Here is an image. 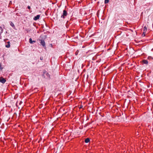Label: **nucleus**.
I'll return each instance as SVG.
<instances>
[{"label": "nucleus", "instance_id": "f257e3e1", "mask_svg": "<svg viewBox=\"0 0 153 153\" xmlns=\"http://www.w3.org/2000/svg\"><path fill=\"white\" fill-rule=\"evenodd\" d=\"M42 76L44 78L47 79L50 78V75L47 72L45 71L44 72L43 74L42 75Z\"/></svg>", "mask_w": 153, "mask_h": 153}, {"label": "nucleus", "instance_id": "f03ea898", "mask_svg": "<svg viewBox=\"0 0 153 153\" xmlns=\"http://www.w3.org/2000/svg\"><path fill=\"white\" fill-rule=\"evenodd\" d=\"M67 11L65 10H63V13L61 16V18L64 19L65 18V17L67 15Z\"/></svg>", "mask_w": 153, "mask_h": 153}, {"label": "nucleus", "instance_id": "7ed1b4c3", "mask_svg": "<svg viewBox=\"0 0 153 153\" xmlns=\"http://www.w3.org/2000/svg\"><path fill=\"white\" fill-rule=\"evenodd\" d=\"M6 82V80L2 77H0V82L4 84Z\"/></svg>", "mask_w": 153, "mask_h": 153}, {"label": "nucleus", "instance_id": "20e7f679", "mask_svg": "<svg viewBox=\"0 0 153 153\" xmlns=\"http://www.w3.org/2000/svg\"><path fill=\"white\" fill-rule=\"evenodd\" d=\"M40 43L43 46V47H45V44L44 40H41Z\"/></svg>", "mask_w": 153, "mask_h": 153}, {"label": "nucleus", "instance_id": "39448f33", "mask_svg": "<svg viewBox=\"0 0 153 153\" xmlns=\"http://www.w3.org/2000/svg\"><path fill=\"white\" fill-rule=\"evenodd\" d=\"M40 15H37L36 16H35L33 18V20L36 21L40 17Z\"/></svg>", "mask_w": 153, "mask_h": 153}, {"label": "nucleus", "instance_id": "423d86ee", "mask_svg": "<svg viewBox=\"0 0 153 153\" xmlns=\"http://www.w3.org/2000/svg\"><path fill=\"white\" fill-rule=\"evenodd\" d=\"M29 42L30 44H33V43L36 42V41L35 40L32 41L31 38H30L29 39Z\"/></svg>", "mask_w": 153, "mask_h": 153}, {"label": "nucleus", "instance_id": "0eeeda50", "mask_svg": "<svg viewBox=\"0 0 153 153\" xmlns=\"http://www.w3.org/2000/svg\"><path fill=\"white\" fill-rule=\"evenodd\" d=\"M142 62L144 64H147L148 63V62L147 60L143 59L142 60Z\"/></svg>", "mask_w": 153, "mask_h": 153}, {"label": "nucleus", "instance_id": "6e6552de", "mask_svg": "<svg viewBox=\"0 0 153 153\" xmlns=\"http://www.w3.org/2000/svg\"><path fill=\"white\" fill-rule=\"evenodd\" d=\"M10 25L14 28H15V27L14 24L12 22H10Z\"/></svg>", "mask_w": 153, "mask_h": 153}, {"label": "nucleus", "instance_id": "1a4fd4ad", "mask_svg": "<svg viewBox=\"0 0 153 153\" xmlns=\"http://www.w3.org/2000/svg\"><path fill=\"white\" fill-rule=\"evenodd\" d=\"M90 141V139L88 138H86L85 140V142L86 143H88Z\"/></svg>", "mask_w": 153, "mask_h": 153}, {"label": "nucleus", "instance_id": "9d476101", "mask_svg": "<svg viewBox=\"0 0 153 153\" xmlns=\"http://www.w3.org/2000/svg\"><path fill=\"white\" fill-rule=\"evenodd\" d=\"M3 32V30L2 27H1L0 26V35Z\"/></svg>", "mask_w": 153, "mask_h": 153}, {"label": "nucleus", "instance_id": "9b49d317", "mask_svg": "<svg viewBox=\"0 0 153 153\" xmlns=\"http://www.w3.org/2000/svg\"><path fill=\"white\" fill-rule=\"evenodd\" d=\"M147 28L146 26H145L143 28V30L144 32H146L147 31Z\"/></svg>", "mask_w": 153, "mask_h": 153}, {"label": "nucleus", "instance_id": "f8f14e48", "mask_svg": "<svg viewBox=\"0 0 153 153\" xmlns=\"http://www.w3.org/2000/svg\"><path fill=\"white\" fill-rule=\"evenodd\" d=\"M5 46L7 48H9L10 46V44H7V45H6Z\"/></svg>", "mask_w": 153, "mask_h": 153}, {"label": "nucleus", "instance_id": "ddd939ff", "mask_svg": "<svg viewBox=\"0 0 153 153\" xmlns=\"http://www.w3.org/2000/svg\"><path fill=\"white\" fill-rule=\"evenodd\" d=\"M109 0H105L104 3L105 4H107L108 3Z\"/></svg>", "mask_w": 153, "mask_h": 153}, {"label": "nucleus", "instance_id": "4468645a", "mask_svg": "<svg viewBox=\"0 0 153 153\" xmlns=\"http://www.w3.org/2000/svg\"><path fill=\"white\" fill-rule=\"evenodd\" d=\"M148 59H153V58L151 56H149L148 57Z\"/></svg>", "mask_w": 153, "mask_h": 153}, {"label": "nucleus", "instance_id": "2eb2a0df", "mask_svg": "<svg viewBox=\"0 0 153 153\" xmlns=\"http://www.w3.org/2000/svg\"><path fill=\"white\" fill-rule=\"evenodd\" d=\"M79 52V51L78 50H77L75 52V54L76 55H78V53Z\"/></svg>", "mask_w": 153, "mask_h": 153}, {"label": "nucleus", "instance_id": "dca6fc26", "mask_svg": "<svg viewBox=\"0 0 153 153\" xmlns=\"http://www.w3.org/2000/svg\"><path fill=\"white\" fill-rule=\"evenodd\" d=\"M145 33H146V32L143 31V34H142V36H145Z\"/></svg>", "mask_w": 153, "mask_h": 153}, {"label": "nucleus", "instance_id": "f3484780", "mask_svg": "<svg viewBox=\"0 0 153 153\" xmlns=\"http://www.w3.org/2000/svg\"><path fill=\"white\" fill-rule=\"evenodd\" d=\"M3 69V68L1 66V64H0V69L1 70Z\"/></svg>", "mask_w": 153, "mask_h": 153}, {"label": "nucleus", "instance_id": "a211bd4d", "mask_svg": "<svg viewBox=\"0 0 153 153\" xmlns=\"http://www.w3.org/2000/svg\"><path fill=\"white\" fill-rule=\"evenodd\" d=\"M27 7L28 9H29V10L31 9L30 7L29 6H28Z\"/></svg>", "mask_w": 153, "mask_h": 153}, {"label": "nucleus", "instance_id": "6ab92c4d", "mask_svg": "<svg viewBox=\"0 0 153 153\" xmlns=\"http://www.w3.org/2000/svg\"><path fill=\"white\" fill-rule=\"evenodd\" d=\"M88 126V124H85L84 126V127H86L87 126Z\"/></svg>", "mask_w": 153, "mask_h": 153}, {"label": "nucleus", "instance_id": "aec40b11", "mask_svg": "<svg viewBox=\"0 0 153 153\" xmlns=\"http://www.w3.org/2000/svg\"><path fill=\"white\" fill-rule=\"evenodd\" d=\"M43 59V57H40V60H42Z\"/></svg>", "mask_w": 153, "mask_h": 153}, {"label": "nucleus", "instance_id": "412c9836", "mask_svg": "<svg viewBox=\"0 0 153 153\" xmlns=\"http://www.w3.org/2000/svg\"><path fill=\"white\" fill-rule=\"evenodd\" d=\"M82 105H81L79 107V108H82Z\"/></svg>", "mask_w": 153, "mask_h": 153}, {"label": "nucleus", "instance_id": "4be33fe9", "mask_svg": "<svg viewBox=\"0 0 153 153\" xmlns=\"http://www.w3.org/2000/svg\"><path fill=\"white\" fill-rule=\"evenodd\" d=\"M7 44H10V42L9 41H8L7 42Z\"/></svg>", "mask_w": 153, "mask_h": 153}, {"label": "nucleus", "instance_id": "5701e85b", "mask_svg": "<svg viewBox=\"0 0 153 153\" xmlns=\"http://www.w3.org/2000/svg\"><path fill=\"white\" fill-rule=\"evenodd\" d=\"M21 103H22V102L21 101L19 103L20 104H21Z\"/></svg>", "mask_w": 153, "mask_h": 153}, {"label": "nucleus", "instance_id": "b1692460", "mask_svg": "<svg viewBox=\"0 0 153 153\" xmlns=\"http://www.w3.org/2000/svg\"><path fill=\"white\" fill-rule=\"evenodd\" d=\"M88 124H91V123H88Z\"/></svg>", "mask_w": 153, "mask_h": 153}, {"label": "nucleus", "instance_id": "393cba45", "mask_svg": "<svg viewBox=\"0 0 153 153\" xmlns=\"http://www.w3.org/2000/svg\"><path fill=\"white\" fill-rule=\"evenodd\" d=\"M1 13V11H0V13Z\"/></svg>", "mask_w": 153, "mask_h": 153}]
</instances>
